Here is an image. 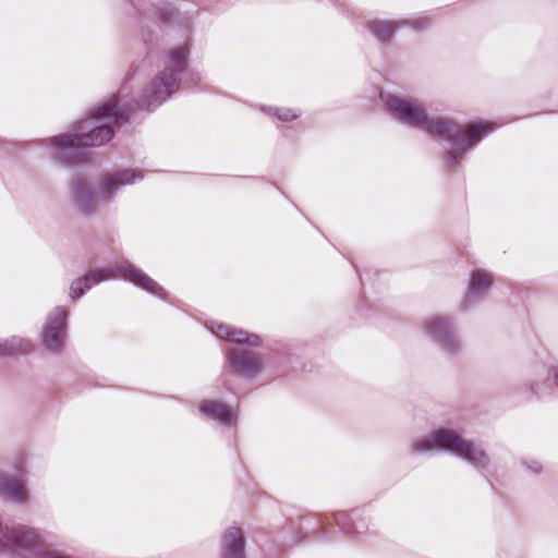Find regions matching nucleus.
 I'll return each mask as SVG.
<instances>
[{"label": "nucleus", "mask_w": 558, "mask_h": 558, "mask_svg": "<svg viewBox=\"0 0 558 558\" xmlns=\"http://www.w3.org/2000/svg\"><path fill=\"white\" fill-rule=\"evenodd\" d=\"M549 373H550V376L554 378L555 384L558 386V368L553 367V368H550Z\"/></svg>", "instance_id": "nucleus-24"}, {"label": "nucleus", "mask_w": 558, "mask_h": 558, "mask_svg": "<svg viewBox=\"0 0 558 558\" xmlns=\"http://www.w3.org/2000/svg\"><path fill=\"white\" fill-rule=\"evenodd\" d=\"M222 548L226 558H243L244 539L239 527L232 526L222 537Z\"/></svg>", "instance_id": "nucleus-13"}, {"label": "nucleus", "mask_w": 558, "mask_h": 558, "mask_svg": "<svg viewBox=\"0 0 558 558\" xmlns=\"http://www.w3.org/2000/svg\"><path fill=\"white\" fill-rule=\"evenodd\" d=\"M456 158H457V155L453 151H450L448 154V160L449 161H453V160H456Z\"/></svg>", "instance_id": "nucleus-25"}, {"label": "nucleus", "mask_w": 558, "mask_h": 558, "mask_svg": "<svg viewBox=\"0 0 558 558\" xmlns=\"http://www.w3.org/2000/svg\"><path fill=\"white\" fill-rule=\"evenodd\" d=\"M276 114L283 121H291L298 117V114L291 109H277Z\"/></svg>", "instance_id": "nucleus-21"}, {"label": "nucleus", "mask_w": 558, "mask_h": 558, "mask_svg": "<svg viewBox=\"0 0 558 558\" xmlns=\"http://www.w3.org/2000/svg\"><path fill=\"white\" fill-rule=\"evenodd\" d=\"M415 449L420 452L444 450L454 453H471L472 446L456 430L439 428L426 436L421 437L415 442Z\"/></svg>", "instance_id": "nucleus-4"}, {"label": "nucleus", "mask_w": 558, "mask_h": 558, "mask_svg": "<svg viewBox=\"0 0 558 558\" xmlns=\"http://www.w3.org/2000/svg\"><path fill=\"white\" fill-rule=\"evenodd\" d=\"M123 117L124 112L118 109L116 98H111L99 106L89 120L81 124L78 133L50 138L56 155L70 159L76 156L75 148L102 145L111 140L112 125Z\"/></svg>", "instance_id": "nucleus-2"}, {"label": "nucleus", "mask_w": 558, "mask_h": 558, "mask_svg": "<svg viewBox=\"0 0 558 558\" xmlns=\"http://www.w3.org/2000/svg\"><path fill=\"white\" fill-rule=\"evenodd\" d=\"M213 333L218 338L234 342L238 344H246L250 347H258L262 343L257 335H251L242 329H235L229 325L215 324L210 327Z\"/></svg>", "instance_id": "nucleus-9"}, {"label": "nucleus", "mask_w": 558, "mask_h": 558, "mask_svg": "<svg viewBox=\"0 0 558 558\" xmlns=\"http://www.w3.org/2000/svg\"><path fill=\"white\" fill-rule=\"evenodd\" d=\"M119 271L121 274V277L125 280H129L133 282L135 286L141 287L142 289L163 298L165 296V290L162 287H160L156 281H154L151 278L146 276L144 272H142L140 269L134 267L131 264H123Z\"/></svg>", "instance_id": "nucleus-10"}, {"label": "nucleus", "mask_w": 558, "mask_h": 558, "mask_svg": "<svg viewBox=\"0 0 558 558\" xmlns=\"http://www.w3.org/2000/svg\"><path fill=\"white\" fill-rule=\"evenodd\" d=\"M187 54L189 50L186 47H179L170 53V66L166 68L146 90L148 108L159 106L175 92L178 86V71L185 64Z\"/></svg>", "instance_id": "nucleus-3"}, {"label": "nucleus", "mask_w": 558, "mask_h": 558, "mask_svg": "<svg viewBox=\"0 0 558 558\" xmlns=\"http://www.w3.org/2000/svg\"><path fill=\"white\" fill-rule=\"evenodd\" d=\"M144 178L141 170H121L114 171L105 177L104 184L99 191V197L106 199L117 193L121 187L133 184Z\"/></svg>", "instance_id": "nucleus-8"}, {"label": "nucleus", "mask_w": 558, "mask_h": 558, "mask_svg": "<svg viewBox=\"0 0 558 558\" xmlns=\"http://www.w3.org/2000/svg\"><path fill=\"white\" fill-rule=\"evenodd\" d=\"M201 411L209 418L216 420L221 424H232L236 418L233 410L217 401L203 402Z\"/></svg>", "instance_id": "nucleus-14"}, {"label": "nucleus", "mask_w": 558, "mask_h": 558, "mask_svg": "<svg viewBox=\"0 0 558 558\" xmlns=\"http://www.w3.org/2000/svg\"><path fill=\"white\" fill-rule=\"evenodd\" d=\"M385 102L403 122L422 129L432 136L442 137L458 144L462 150L473 147L481 141L482 136L494 130V125L489 122H480L462 129L446 120L429 119L424 109L410 99L389 95Z\"/></svg>", "instance_id": "nucleus-1"}, {"label": "nucleus", "mask_w": 558, "mask_h": 558, "mask_svg": "<svg viewBox=\"0 0 558 558\" xmlns=\"http://www.w3.org/2000/svg\"><path fill=\"white\" fill-rule=\"evenodd\" d=\"M466 461L471 464H473L474 466H477V468H482L486 464V458L487 456H471V454H468V456H463Z\"/></svg>", "instance_id": "nucleus-22"}, {"label": "nucleus", "mask_w": 558, "mask_h": 558, "mask_svg": "<svg viewBox=\"0 0 558 558\" xmlns=\"http://www.w3.org/2000/svg\"><path fill=\"white\" fill-rule=\"evenodd\" d=\"M427 333L448 353L456 352L460 344L451 331L448 319L440 316L430 317L426 324Z\"/></svg>", "instance_id": "nucleus-6"}, {"label": "nucleus", "mask_w": 558, "mask_h": 558, "mask_svg": "<svg viewBox=\"0 0 558 558\" xmlns=\"http://www.w3.org/2000/svg\"><path fill=\"white\" fill-rule=\"evenodd\" d=\"M89 184L84 179H76L71 184V198L74 205L82 211L87 213L97 199Z\"/></svg>", "instance_id": "nucleus-12"}, {"label": "nucleus", "mask_w": 558, "mask_h": 558, "mask_svg": "<svg viewBox=\"0 0 558 558\" xmlns=\"http://www.w3.org/2000/svg\"><path fill=\"white\" fill-rule=\"evenodd\" d=\"M492 276L484 270H476L471 275L468 300L476 299L485 293L492 286Z\"/></svg>", "instance_id": "nucleus-15"}, {"label": "nucleus", "mask_w": 558, "mask_h": 558, "mask_svg": "<svg viewBox=\"0 0 558 558\" xmlns=\"http://www.w3.org/2000/svg\"><path fill=\"white\" fill-rule=\"evenodd\" d=\"M229 366L239 374L253 376L263 369V363L259 356L253 352L233 349L228 355Z\"/></svg>", "instance_id": "nucleus-7"}, {"label": "nucleus", "mask_w": 558, "mask_h": 558, "mask_svg": "<svg viewBox=\"0 0 558 558\" xmlns=\"http://www.w3.org/2000/svg\"><path fill=\"white\" fill-rule=\"evenodd\" d=\"M68 312L62 306H57L48 316L43 330V345L51 353L59 352L65 341V318Z\"/></svg>", "instance_id": "nucleus-5"}, {"label": "nucleus", "mask_w": 558, "mask_h": 558, "mask_svg": "<svg viewBox=\"0 0 558 558\" xmlns=\"http://www.w3.org/2000/svg\"><path fill=\"white\" fill-rule=\"evenodd\" d=\"M8 542L11 548H31L33 545L36 544V535L28 530L13 532L9 536Z\"/></svg>", "instance_id": "nucleus-18"}, {"label": "nucleus", "mask_w": 558, "mask_h": 558, "mask_svg": "<svg viewBox=\"0 0 558 558\" xmlns=\"http://www.w3.org/2000/svg\"><path fill=\"white\" fill-rule=\"evenodd\" d=\"M371 31L379 40L389 39L395 29L397 28V24L388 21H374L369 25Z\"/></svg>", "instance_id": "nucleus-19"}, {"label": "nucleus", "mask_w": 558, "mask_h": 558, "mask_svg": "<svg viewBox=\"0 0 558 558\" xmlns=\"http://www.w3.org/2000/svg\"><path fill=\"white\" fill-rule=\"evenodd\" d=\"M410 24L415 29H423L428 25V20L426 17H417L412 20Z\"/></svg>", "instance_id": "nucleus-23"}, {"label": "nucleus", "mask_w": 558, "mask_h": 558, "mask_svg": "<svg viewBox=\"0 0 558 558\" xmlns=\"http://www.w3.org/2000/svg\"><path fill=\"white\" fill-rule=\"evenodd\" d=\"M31 350L32 344L29 341L19 337H12L11 339L0 341V356L28 353Z\"/></svg>", "instance_id": "nucleus-16"}, {"label": "nucleus", "mask_w": 558, "mask_h": 558, "mask_svg": "<svg viewBox=\"0 0 558 558\" xmlns=\"http://www.w3.org/2000/svg\"><path fill=\"white\" fill-rule=\"evenodd\" d=\"M0 492L14 501H23L26 497V490L17 481H12L0 474Z\"/></svg>", "instance_id": "nucleus-17"}, {"label": "nucleus", "mask_w": 558, "mask_h": 558, "mask_svg": "<svg viewBox=\"0 0 558 558\" xmlns=\"http://www.w3.org/2000/svg\"><path fill=\"white\" fill-rule=\"evenodd\" d=\"M522 463L531 473L534 474H537L543 470L542 463L538 460H536L533 456H530L527 459H524Z\"/></svg>", "instance_id": "nucleus-20"}, {"label": "nucleus", "mask_w": 558, "mask_h": 558, "mask_svg": "<svg viewBox=\"0 0 558 558\" xmlns=\"http://www.w3.org/2000/svg\"><path fill=\"white\" fill-rule=\"evenodd\" d=\"M112 268H100L96 269L89 274V276H85L83 278L76 279L72 282L70 287V298L73 300H77L81 298L84 292L90 289L94 284H97L104 280H108L114 278Z\"/></svg>", "instance_id": "nucleus-11"}]
</instances>
